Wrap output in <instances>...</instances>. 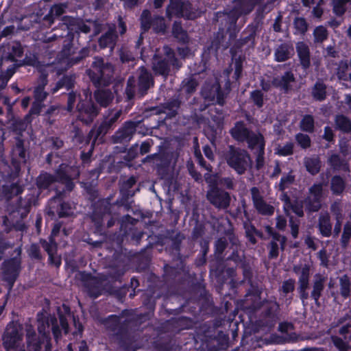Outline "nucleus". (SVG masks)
Masks as SVG:
<instances>
[{
	"label": "nucleus",
	"mask_w": 351,
	"mask_h": 351,
	"mask_svg": "<svg viewBox=\"0 0 351 351\" xmlns=\"http://www.w3.org/2000/svg\"><path fill=\"white\" fill-rule=\"evenodd\" d=\"M134 315V310L123 309L119 315H109L103 321L106 330L112 333L113 337L125 351H136L132 346L135 342L134 336L128 332V327Z\"/></svg>",
	"instance_id": "obj_2"
},
{
	"label": "nucleus",
	"mask_w": 351,
	"mask_h": 351,
	"mask_svg": "<svg viewBox=\"0 0 351 351\" xmlns=\"http://www.w3.org/2000/svg\"><path fill=\"white\" fill-rule=\"evenodd\" d=\"M93 67L99 73V80L108 82L110 80L113 71L111 64L104 65L101 59H97L93 62Z\"/></svg>",
	"instance_id": "obj_27"
},
{
	"label": "nucleus",
	"mask_w": 351,
	"mask_h": 351,
	"mask_svg": "<svg viewBox=\"0 0 351 351\" xmlns=\"http://www.w3.org/2000/svg\"><path fill=\"white\" fill-rule=\"evenodd\" d=\"M80 175V168L75 165L61 163L54 171L56 182L64 185L66 191H72L75 186V181Z\"/></svg>",
	"instance_id": "obj_6"
},
{
	"label": "nucleus",
	"mask_w": 351,
	"mask_h": 351,
	"mask_svg": "<svg viewBox=\"0 0 351 351\" xmlns=\"http://www.w3.org/2000/svg\"><path fill=\"white\" fill-rule=\"evenodd\" d=\"M325 278L320 274L314 276L313 290L311 293V298L314 300L315 304L319 306V298L324 290Z\"/></svg>",
	"instance_id": "obj_25"
},
{
	"label": "nucleus",
	"mask_w": 351,
	"mask_h": 351,
	"mask_svg": "<svg viewBox=\"0 0 351 351\" xmlns=\"http://www.w3.org/2000/svg\"><path fill=\"white\" fill-rule=\"evenodd\" d=\"M95 97L100 106L106 107L113 99V95L110 90H99L95 93Z\"/></svg>",
	"instance_id": "obj_38"
},
{
	"label": "nucleus",
	"mask_w": 351,
	"mask_h": 351,
	"mask_svg": "<svg viewBox=\"0 0 351 351\" xmlns=\"http://www.w3.org/2000/svg\"><path fill=\"white\" fill-rule=\"evenodd\" d=\"M293 52L291 46L287 44L280 45L275 51V60L277 62H283L288 60Z\"/></svg>",
	"instance_id": "obj_35"
},
{
	"label": "nucleus",
	"mask_w": 351,
	"mask_h": 351,
	"mask_svg": "<svg viewBox=\"0 0 351 351\" xmlns=\"http://www.w3.org/2000/svg\"><path fill=\"white\" fill-rule=\"evenodd\" d=\"M206 199L215 208L226 209L230 206L231 197L228 192L221 189L217 184H210Z\"/></svg>",
	"instance_id": "obj_10"
},
{
	"label": "nucleus",
	"mask_w": 351,
	"mask_h": 351,
	"mask_svg": "<svg viewBox=\"0 0 351 351\" xmlns=\"http://www.w3.org/2000/svg\"><path fill=\"white\" fill-rule=\"evenodd\" d=\"M39 243L48 256L58 252V244L55 239L49 237V241L40 239Z\"/></svg>",
	"instance_id": "obj_44"
},
{
	"label": "nucleus",
	"mask_w": 351,
	"mask_h": 351,
	"mask_svg": "<svg viewBox=\"0 0 351 351\" xmlns=\"http://www.w3.org/2000/svg\"><path fill=\"white\" fill-rule=\"evenodd\" d=\"M40 84L34 90L35 101L31 108V114H38L41 108V102L45 99L47 93L44 87L47 84V75L42 74L40 77Z\"/></svg>",
	"instance_id": "obj_22"
},
{
	"label": "nucleus",
	"mask_w": 351,
	"mask_h": 351,
	"mask_svg": "<svg viewBox=\"0 0 351 351\" xmlns=\"http://www.w3.org/2000/svg\"><path fill=\"white\" fill-rule=\"evenodd\" d=\"M166 57L160 59L158 56H155L153 62V70L156 74L162 75L166 77L169 71L170 65L178 66L177 60L174 57V54L171 49L168 47H164Z\"/></svg>",
	"instance_id": "obj_13"
},
{
	"label": "nucleus",
	"mask_w": 351,
	"mask_h": 351,
	"mask_svg": "<svg viewBox=\"0 0 351 351\" xmlns=\"http://www.w3.org/2000/svg\"><path fill=\"white\" fill-rule=\"evenodd\" d=\"M210 184H217V186H221L228 190H233L235 186L234 178L230 177L220 178L219 180H214Z\"/></svg>",
	"instance_id": "obj_48"
},
{
	"label": "nucleus",
	"mask_w": 351,
	"mask_h": 351,
	"mask_svg": "<svg viewBox=\"0 0 351 351\" xmlns=\"http://www.w3.org/2000/svg\"><path fill=\"white\" fill-rule=\"evenodd\" d=\"M28 254L31 258L35 259L36 261H40L43 259L40 252V246L37 243L31 244L28 250Z\"/></svg>",
	"instance_id": "obj_56"
},
{
	"label": "nucleus",
	"mask_w": 351,
	"mask_h": 351,
	"mask_svg": "<svg viewBox=\"0 0 351 351\" xmlns=\"http://www.w3.org/2000/svg\"><path fill=\"white\" fill-rule=\"evenodd\" d=\"M73 84V80L71 77L65 76L62 77L61 80H60L56 85L54 88L52 89V93H56L59 89L62 87H66L67 89H69Z\"/></svg>",
	"instance_id": "obj_62"
},
{
	"label": "nucleus",
	"mask_w": 351,
	"mask_h": 351,
	"mask_svg": "<svg viewBox=\"0 0 351 351\" xmlns=\"http://www.w3.org/2000/svg\"><path fill=\"white\" fill-rule=\"evenodd\" d=\"M168 16H182L187 19H194L198 14L192 11L191 4L189 2H181L180 0H170V4L167 9Z\"/></svg>",
	"instance_id": "obj_11"
},
{
	"label": "nucleus",
	"mask_w": 351,
	"mask_h": 351,
	"mask_svg": "<svg viewBox=\"0 0 351 351\" xmlns=\"http://www.w3.org/2000/svg\"><path fill=\"white\" fill-rule=\"evenodd\" d=\"M143 306L147 310L145 313H149V317L152 318L156 308V298L152 295L146 294L143 300Z\"/></svg>",
	"instance_id": "obj_45"
},
{
	"label": "nucleus",
	"mask_w": 351,
	"mask_h": 351,
	"mask_svg": "<svg viewBox=\"0 0 351 351\" xmlns=\"http://www.w3.org/2000/svg\"><path fill=\"white\" fill-rule=\"evenodd\" d=\"M166 311L169 314L178 315L182 312L189 313L194 317H196L201 312L199 302L196 300L189 299L184 303L180 304V305L175 308H167Z\"/></svg>",
	"instance_id": "obj_21"
},
{
	"label": "nucleus",
	"mask_w": 351,
	"mask_h": 351,
	"mask_svg": "<svg viewBox=\"0 0 351 351\" xmlns=\"http://www.w3.org/2000/svg\"><path fill=\"white\" fill-rule=\"evenodd\" d=\"M56 182L53 174L46 171H41L36 177L35 184L38 193L36 195L34 193H27L24 198L20 197L16 204V211L22 219L25 218L31 210L32 206L36 205L38 195L45 190H49L53 184Z\"/></svg>",
	"instance_id": "obj_4"
},
{
	"label": "nucleus",
	"mask_w": 351,
	"mask_h": 351,
	"mask_svg": "<svg viewBox=\"0 0 351 351\" xmlns=\"http://www.w3.org/2000/svg\"><path fill=\"white\" fill-rule=\"evenodd\" d=\"M328 162L335 171H339L343 168L345 166H347V163L345 162V160L341 158V156L337 154H332L329 157Z\"/></svg>",
	"instance_id": "obj_46"
},
{
	"label": "nucleus",
	"mask_w": 351,
	"mask_h": 351,
	"mask_svg": "<svg viewBox=\"0 0 351 351\" xmlns=\"http://www.w3.org/2000/svg\"><path fill=\"white\" fill-rule=\"evenodd\" d=\"M318 229L320 234L324 237H329L332 234V223L328 213L321 215L318 220Z\"/></svg>",
	"instance_id": "obj_32"
},
{
	"label": "nucleus",
	"mask_w": 351,
	"mask_h": 351,
	"mask_svg": "<svg viewBox=\"0 0 351 351\" xmlns=\"http://www.w3.org/2000/svg\"><path fill=\"white\" fill-rule=\"evenodd\" d=\"M261 293L262 291L258 286L251 282L250 287L244 297L243 308L250 312H256L260 309L262 304Z\"/></svg>",
	"instance_id": "obj_14"
},
{
	"label": "nucleus",
	"mask_w": 351,
	"mask_h": 351,
	"mask_svg": "<svg viewBox=\"0 0 351 351\" xmlns=\"http://www.w3.org/2000/svg\"><path fill=\"white\" fill-rule=\"evenodd\" d=\"M293 144L291 142L287 143L285 145H279L277 148L276 153L281 156H287L293 154Z\"/></svg>",
	"instance_id": "obj_58"
},
{
	"label": "nucleus",
	"mask_w": 351,
	"mask_h": 351,
	"mask_svg": "<svg viewBox=\"0 0 351 351\" xmlns=\"http://www.w3.org/2000/svg\"><path fill=\"white\" fill-rule=\"evenodd\" d=\"M0 175L7 182L2 186V193L7 199H10L23 192V185L20 183L19 177L14 180H11L3 176L2 173H0Z\"/></svg>",
	"instance_id": "obj_19"
},
{
	"label": "nucleus",
	"mask_w": 351,
	"mask_h": 351,
	"mask_svg": "<svg viewBox=\"0 0 351 351\" xmlns=\"http://www.w3.org/2000/svg\"><path fill=\"white\" fill-rule=\"evenodd\" d=\"M120 111H112L107 117L104 118L97 132H105L109 130H112V125L120 117Z\"/></svg>",
	"instance_id": "obj_37"
},
{
	"label": "nucleus",
	"mask_w": 351,
	"mask_h": 351,
	"mask_svg": "<svg viewBox=\"0 0 351 351\" xmlns=\"http://www.w3.org/2000/svg\"><path fill=\"white\" fill-rule=\"evenodd\" d=\"M294 81L295 77L293 74L291 72H286L281 77H276L274 79L273 84L287 92L290 89L291 84Z\"/></svg>",
	"instance_id": "obj_29"
},
{
	"label": "nucleus",
	"mask_w": 351,
	"mask_h": 351,
	"mask_svg": "<svg viewBox=\"0 0 351 351\" xmlns=\"http://www.w3.org/2000/svg\"><path fill=\"white\" fill-rule=\"evenodd\" d=\"M323 191V184L322 182L314 183L308 189L309 194L308 196H312L314 198L322 200Z\"/></svg>",
	"instance_id": "obj_49"
},
{
	"label": "nucleus",
	"mask_w": 351,
	"mask_h": 351,
	"mask_svg": "<svg viewBox=\"0 0 351 351\" xmlns=\"http://www.w3.org/2000/svg\"><path fill=\"white\" fill-rule=\"evenodd\" d=\"M306 168L311 175H316L320 170L319 160L317 159H309L306 162Z\"/></svg>",
	"instance_id": "obj_54"
},
{
	"label": "nucleus",
	"mask_w": 351,
	"mask_h": 351,
	"mask_svg": "<svg viewBox=\"0 0 351 351\" xmlns=\"http://www.w3.org/2000/svg\"><path fill=\"white\" fill-rule=\"evenodd\" d=\"M85 287L88 295L93 299L99 297L104 291L102 282L98 278L92 282H86Z\"/></svg>",
	"instance_id": "obj_31"
},
{
	"label": "nucleus",
	"mask_w": 351,
	"mask_h": 351,
	"mask_svg": "<svg viewBox=\"0 0 351 351\" xmlns=\"http://www.w3.org/2000/svg\"><path fill=\"white\" fill-rule=\"evenodd\" d=\"M79 112V119L88 124L97 115L98 110L91 102L87 104L79 103L77 106Z\"/></svg>",
	"instance_id": "obj_23"
},
{
	"label": "nucleus",
	"mask_w": 351,
	"mask_h": 351,
	"mask_svg": "<svg viewBox=\"0 0 351 351\" xmlns=\"http://www.w3.org/2000/svg\"><path fill=\"white\" fill-rule=\"evenodd\" d=\"M180 274L178 269L176 267L165 265L164 267V278L165 280H176L177 276Z\"/></svg>",
	"instance_id": "obj_53"
},
{
	"label": "nucleus",
	"mask_w": 351,
	"mask_h": 351,
	"mask_svg": "<svg viewBox=\"0 0 351 351\" xmlns=\"http://www.w3.org/2000/svg\"><path fill=\"white\" fill-rule=\"evenodd\" d=\"M224 267L225 265L221 259L212 262L210 264V273L214 275L218 281L221 280V278L224 277Z\"/></svg>",
	"instance_id": "obj_42"
},
{
	"label": "nucleus",
	"mask_w": 351,
	"mask_h": 351,
	"mask_svg": "<svg viewBox=\"0 0 351 351\" xmlns=\"http://www.w3.org/2000/svg\"><path fill=\"white\" fill-rule=\"evenodd\" d=\"M173 34L177 39L182 43H186L188 40L186 32L182 29L179 23H174L173 26Z\"/></svg>",
	"instance_id": "obj_50"
},
{
	"label": "nucleus",
	"mask_w": 351,
	"mask_h": 351,
	"mask_svg": "<svg viewBox=\"0 0 351 351\" xmlns=\"http://www.w3.org/2000/svg\"><path fill=\"white\" fill-rule=\"evenodd\" d=\"M340 294L344 298H348L351 295V281L348 275L344 274L339 278Z\"/></svg>",
	"instance_id": "obj_39"
},
{
	"label": "nucleus",
	"mask_w": 351,
	"mask_h": 351,
	"mask_svg": "<svg viewBox=\"0 0 351 351\" xmlns=\"http://www.w3.org/2000/svg\"><path fill=\"white\" fill-rule=\"evenodd\" d=\"M313 36L315 43H322L327 38L328 32L324 27L318 26L315 29Z\"/></svg>",
	"instance_id": "obj_51"
},
{
	"label": "nucleus",
	"mask_w": 351,
	"mask_h": 351,
	"mask_svg": "<svg viewBox=\"0 0 351 351\" xmlns=\"http://www.w3.org/2000/svg\"><path fill=\"white\" fill-rule=\"evenodd\" d=\"M322 201L307 195L303 201L306 212L308 214L318 212L322 208Z\"/></svg>",
	"instance_id": "obj_36"
},
{
	"label": "nucleus",
	"mask_w": 351,
	"mask_h": 351,
	"mask_svg": "<svg viewBox=\"0 0 351 351\" xmlns=\"http://www.w3.org/2000/svg\"><path fill=\"white\" fill-rule=\"evenodd\" d=\"M228 245V243L225 237H220L215 241L214 253L217 258L222 259V255Z\"/></svg>",
	"instance_id": "obj_43"
},
{
	"label": "nucleus",
	"mask_w": 351,
	"mask_h": 351,
	"mask_svg": "<svg viewBox=\"0 0 351 351\" xmlns=\"http://www.w3.org/2000/svg\"><path fill=\"white\" fill-rule=\"evenodd\" d=\"M227 163L239 175L243 174L252 163L248 152L233 145L229 147L226 156Z\"/></svg>",
	"instance_id": "obj_7"
},
{
	"label": "nucleus",
	"mask_w": 351,
	"mask_h": 351,
	"mask_svg": "<svg viewBox=\"0 0 351 351\" xmlns=\"http://www.w3.org/2000/svg\"><path fill=\"white\" fill-rule=\"evenodd\" d=\"M250 192L253 205L257 213L263 216H272L275 212V208L265 201L258 188L253 186Z\"/></svg>",
	"instance_id": "obj_15"
},
{
	"label": "nucleus",
	"mask_w": 351,
	"mask_h": 351,
	"mask_svg": "<svg viewBox=\"0 0 351 351\" xmlns=\"http://www.w3.org/2000/svg\"><path fill=\"white\" fill-rule=\"evenodd\" d=\"M232 136L237 140H245L247 147L254 152L260 150L262 147L265 148V142L262 133H230Z\"/></svg>",
	"instance_id": "obj_16"
},
{
	"label": "nucleus",
	"mask_w": 351,
	"mask_h": 351,
	"mask_svg": "<svg viewBox=\"0 0 351 351\" xmlns=\"http://www.w3.org/2000/svg\"><path fill=\"white\" fill-rule=\"evenodd\" d=\"M202 94L207 101H216L221 106L223 104V94L220 90L219 82L217 81L212 85L205 84L202 90Z\"/></svg>",
	"instance_id": "obj_20"
},
{
	"label": "nucleus",
	"mask_w": 351,
	"mask_h": 351,
	"mask_svg": "<svg viewBox=\"0 0 351 351\" xmlns=\"http://www.w3.org/2000/svg\"><path fill=\"white\" fill-rule=\"evenodd\" d=\"M326 87L322 83L318 82L315 85L313 94V97L318 100H323L326 96Z\"/></svg>",
	"instance_id": "obj_59"
},
{
	"label": "nucleus",
	"mask_w": 351,
	"mask_h": 351,
	"mask_svg": "<svg viewBox=\"0 0 351 351\" xmlns=\"http://www.w3.org/2000/svg\"><path fill=\"white\" fill-rule=\"evenodd\" d=\"M184 239V236L180 232H177L174 236L171 237V247L173 250L179 252L181 247V243Z\"/></svg>",
	"instance_id": "obj_64"
},
{
	"label": "nucleus",
	"mask_w": 351,
	"mask_h": 351,
	"mask_svg": "<svg viewBox=\"0 0 351 351\" xmlns=\"http://www.w3.org/2000/svg\"><path fill=\"white\" fill-rule=\"evenodd\" d=\"M2 280L8 284L10 289H12L21 271V261L13 257L5 259L1 265Z\"/></svg>",
	"instance_id": "obj_9"
},
{
	"label": "nucleus",
	"mask_w": 351,
	"mask_h": 351,
	"mask_svg": "<svg viewBox=\"0 0 351 351\" xmlns=\"http://www.w3.org/2000/svg\"><path fill=\"white\" fill-rule=\"evenodd\" d=\"M351 238V224L346 223L343 227V234L341 238V243L343 247H346Z\"/></svg>",
	"instance_id": "obj_60"
},
{
	"label": "nucleus",
	"mask_w": 351,
	"mask_h": 351,
	"mask_svg": "<svg viewBox=\"0 0 351 351\" xmlns=\"http://www.w3.org/2000/svg\"><path fill=\"white\" fill-rule=\"evenodd\" d=\"M314 121L311 116L306 115L304 117L300 123L301 130L304 132H311L313 129Z\"/></svg>",
	"instance_id": "obj_63"
},
{
	"label": "nucleus",
	"mask_w": 351,
	"mask_h": 351,
	"mask_svg": "<svg viewBox=\"0 0 351 351\" xmlns=\"http://www.w3.org/2000/svg\"><path fill=\"white\" fill-rule=\"evenodd\" d=\"M206 228L204 223L197 221L191 233V238L193 241L202 237L205 234Z\"/></svg>",
	"instance_id": "obj_55"
},
{
	"label": "nucleus",
	"mask_w": 351,
	"mask_h": 351,
	"mask_svg": "<svg viewBox=\"0 0 351 351\" xmlns=\"http://www.w3.org/2000/svg\"><path fill=\"white\" fill-rule=\"evenodd\" d=\"M23 339V333L19 326L10 322L3 335V344L9 350L19 347Z\"/></svg>",
	"instance_id": "obj_12"
},
{
	"label": "nucleus",
	"mask_w": 351,
	"mask_h": 351,
	"mask_svg": "<svg viewBox=\"0 0 351 351\" xmlns=\"http://www.w3.org/2000/svg\"><path fill=\"white\" fill-rule=\"evenodd\" d=\"M151 318L149 313L136 314L128 324V332L132 335L134 332H143L146 327V322Z\"/></svg>",
	"instance_id": "obj_24"
},
{
	"label": "nucleus",
	"mask_w": 351,
	"mask_h": 351,
	"mask_svg": "<svg viewBox=\"0 0 351 351\" xmlns=\"http://www.w3.org/2000/svg\"><path fill=\"white\" fill-rule=\"evenodd\" d=\"M300 220L293 216H290L289 219V225L291 228V234L293 239H297L299 234Z\"/></svg>",
	"instance_id": "obj_52"
},
{
	"label": "nucleus",
	"mask_w": 351,
	"mask_h": 351,
	"mask_svg": "<svg viewBox=\"0 0 351 351\" xmlns=\"http://www.w3.org/2000/svg\"><path fill=\"white\" fill-rule=\"evenodd\" d=\"M336 129L341 132H350L351 122L346 117L339 115L337 116L335 119Z\"/></svg>",
	"instance_id": "obj_47"
},
{
	"label": "nucleus",
	"mask_w": 351,
	"mask_h": 351,
	"mask_svg": "<svg viewBox=\"0 0 351 351\" xmlns=\"http://www.w3.org/2000/svg\"><path fill=\"white\" fill-rule=\"evenodd\" d=\"M57 316L49 314L42 318L38 317V335L32 325L26 326V343L28 351H41L42 345L45 340H49L50 331L56 341L62 338V330L65 335L69 332L68 319L72 316V312L69 305L63 303L56 308Z\"/></svg>",
	"instance_id": "obj_1"
},
{
	"label": "nucleus",
	"mask_w": 351,
	"mask_h": 351,
	"mask_svg": "<svg viewBox=\"0 0 351 351\" xmlns=\"http://www.w3.org/2000/svg\"><path fill=\"white\" fill-rule=\"evenodd\" d=\"M346 189L345 179L339 175L333 176L330 180V191L332 195L339 196L343 194Z\"/></svg>",
	"instance_id": "obj_30"
},
{
	"label": "nucleus",
	"mask_w": 351,
	"mask_h": 351,
	"mask_svg": "<svg viewBox=\"0 0 351 351\" xmlns=\"http://www.w3.org/2000/svg\"><path fill=\"white\" fill-rule=\"evenodd\" d=\"M153 85L152 75L143 67L141 68V73L138 79V87L142 94H144L147 90Z\"/></svg>",
	"instance_id": "obj_34"
},
{
	"label": "nucleus",
	"mask_w": 351,
	"mask_h": 351,
	"mask_svg": "<svg viewBox=\"0 0 351 351\" xmlns=\"http://www.w3.org/2000/svg\"><path fill=\"white\" fill-rule=\"evenodd\" d=\"M20 136L15 138V144L11 151V162L9 164L3 157V145L0 144V173L11 180L19 177L21 165L26 164L29 159V143L21 138L23 133H17Z\"/></svg>",
	"instance_id": "obj_3"
},
{
	"label": "nucleus",
	"mask_w": 351,
	"mask_h": 351,
	"mask_svg": "<svg viewBox=\"0 0 351 351\" xmlns=\"http://www.w3.org/2000/svg\"><path fill=\"white\" fill-rule=\"evenodd\" d=\"M296 50L301 64L304 69L308 68L310 65V54L308 45L303 42H299L296 45Z\"/></svg>",
	"instance_id": "obj_33"
},
{
	"label": "nucleus",
	"mask_w": 351,
	"mask_h": 351,
	"mask_svg": "<svg viewBox=\"0 0 351 351\" xmlns=\"http://www.w3.org/2000/svg\"><path fill=\"white\" fill-rule=\"evenodd\" d=\"M294 27L296 34H303L307 31L308 25L303 18H296L294 21Z\"/></svg>",
	"instance_id": "obj_61"
},
{
	"label": "nucleus",
	"mask_w": 351,
	"mask_h": 351,
	"mask_svg": "<svg viewBox=\"0 0 351 351\" xmlns=\"http://www.w3.org/2000/svg\"><path fill=\"white\" fill-rule=\"evenodd\" d=\"M331 339L334 346L339 350V351H349V344L343 340L341 337L337 336H332Z\"/></svg>",
	"instance_id": "obj_57"
},
{
	"label": "nucleus",
	"mask_w": 351,
	"mask_h": 351,
	"mask_svg": "<svg viewBox=\"0 0 351 351\" xmlns=\"http://www.w3.org/2000/svg\"><path fill=\"white\" fill-rule=\"evenodd\" d=\"M110 198L99 199L93 204V212L90 216L94 227V232L98 234H104L105 232L104 220L107 221V227L110 228L114 224V219L111 216L112 208L114 205Z\"/></svg>",
	"instance_id": "obj_5"
},
{
	"label": "nucleus",
	"mask_w": 351,
	"mask_h": 351,
	"mask_svg": "<svg viewBox=\"0 0 351 351\" xmlns=\"http://www.w3.org/2000/svg\"><path fill=\"white\" fill-rule=\"evenodd\" d=\"M295 180V176L290 171L287 173H284L280 178V182L278 184V190L284 192L290 185L293 184Z\"/></svg>",
	"instance_id": "obj_41"
},
{
	"label": "nucleus",
	"mask_w": 351,
	"mask_h": 351,
	"mask_svg": "<svg viewBox=\"0 0 351 351\" xmlns=\"http://www.w3.org/2000/svg\"><path fill=\"white\" fill-rule=\"evenodd\" d=\"M310 266L304 264L302 267L295 265L293 267V271L299 276L298 287H308L310 281Z\"/></svg>",
	"instance_id": "obj_28"
},
{
	"label": "nucleus",
	"mask_w": 351,
	"mask_h": 351,
	"mask_svg": "<svg viewBox=\"0 0 351 351\" xmlns=\"http://www.w3.org/2000/svg\"><path fill=\"white\" fill-rule=\"evenodd\" d=\"M88 48H83L79 51H75L72 46L63 49L61 55V62L65 63L67 66H71L77 64L80 60L88 55Z\"/></svg>",
	"instance_id": "obj_17"
},
{
	"label": "nucleus",
	"mask_w": 351,
	"mask_h": 351,
	"mask_svg": "<svg viewBox=\"0 0 351 351\" xmlns=\"http://www.w3.org/2000/svg\"><path fill=\"white\" fill-rule=\"evenodd\" d=\"M116 38L117 36L114 31L110 29L99 38V45L101 47H110L112 49L114 45Z\"/></svg>",
	"instance_id": "obj_40"
},
{
	"label": "nucleus",
	"mask_w": 351,
	"mask_h": 351,
	"mask_svg": "<svg viewBox=\"0 0 351 351\" xmlns=\"http://www.w3.org/2000/svg\"><path fill=\"white\" fill-rule=\"evenodd\" d=\"M261 312L256 320V325L260 328H273L278 319L280 305L276 301L264 300L262 301Z\"/></svg>",
	"instance_id": "obj_8"
},
{
	"label": "nucleus",
	"mask_w": 351,
	"mask_h": 351,
	"mask_svg": "<svg viewBox=\"0 0 351 351\" xmlns=\"http://www.w3.org/2000/svg\"><path fill=\"white\" fill-rule=\"evenodd\" d=\"M167 323L171 325L177 331H181L192 329L195 326L196 322L193 318L180 316L169 319Z\"/></svg>",
	"instance_id": "obj_26"
},
{
	"label": "nucleus",
	"mask_w": 351,
	"mask_h": 351,
	"mask_svg": "<svg viewBox=\"0 0 351 351\" xmlns=\"http://www.w3.org/2000/svg\"><path fill=\"white\" fill-rule=\"evenodd\" d=\"M141 27L144 31L148 30L151 27L156 32H164L166 29L165 19L162 17L156 16L152 19L149 11L144 10L141 15Z\"/></svg>",
	"instance_id": "obj_18"
}]
</instances>
